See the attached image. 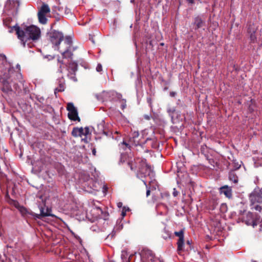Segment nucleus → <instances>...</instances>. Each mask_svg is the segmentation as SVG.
Masks as SVG:
<instances>
[{"mask_svg":"<svg viewBox=\"0 0 262 262\" xmlns=\"http://www.w3.org/2000/svg\"><path fill=\"white\" fill-rule=\"evenodd\" d=\"M18 11V8H14V4L13 3L12 5L10 3L7 4L4 8L3 15V21L4 26L7 28L9 33H12L14 31L15 33H41L40 29L36 26L33 25H28L23 23L21 27H19L17 24L12 25L11 23L13 21V17L16 15Z\"/></svg>","mask_w":262,"mask_h":262,"instance_id":"nucleus-1","label":"nucleus"},{"mask_svg":"<svg viewBox=\"0 0 262 262\" xmlns=\"http://www.w3.org/2000/svg\"><path fill=\"white\" fill-rule=\"evenodd\" d=\"M50 40L52 43L60 50L62 58L72 59L73 52L77 47H72V38L70 36H63V34H49Z\"/></svg>","mask_w":262,"mask_h":262,"instance_id":"nucleus-2","label":"nucleus"},{"mask_svg":"<svg viewBox=\"0 0 262 262\" xmlns=\"http://www.w3.org/2000/svg\"><path fill=\"white\" fill-rule=\"evenodd\" d=\"M18 39L20 41L21 44L24 47L27 45L30 46V45L34 41L38 40L40 37V34H16Z\"/></svg>","mask_w":262,"mask_h":262,"instance_id":"nucleus-3","label":"nucleus"},{"mask_svg":"<svg viewBox=\"0 0 262 262\" xmlns=\"http://www.w3.org/2000/svg\"><path fill=\"white\" fill-rule=\"evenodd\" d=\"M142 262H163L156 257L153 252L149 249H144L140 253Z\"/></svg>","mask_w":262,"mask_h":262,"instance_id":"nucleus-4","label":"nucleus"},{"mask_svg":"<svg viewBox=\"0 0 262 262\" xmlns=\"http://www.w3.org/2000/svg\"><path fill=\"white\" fill-rule=\"evenodd\" d=\"M243 222L245 223L248 226H252L254 227L257 225L259 219L257 214L252 212H248L246 214H244L241 218Z\"/></svg>","mask_w":262,"mask_h":262,"instance_id":"nucleus-5","label":"nucleus"},{"mask_svg":"<svg viewBox=\"0 0 262 262\" xmlns=\"http://www.w3.org/2000/svg\"><path fill=\"white\" fill-rule=\"evenodd\" d=\"M249 200L252 205L262 203V189H254L249 195Z\"/></svg>","mask_w":262,"mask_h":262,"instance_id":"nucleus-6","label":"nucleus"},{"mask_svg":"<svg viewBox=\"0 0 262 262\" xmlns=\"http://www.w3.org/2000/svg\"><path fill=\"white\" fill-rule=\"evenodd\" d=\"M67 110L69 111L68 118L72 121H78L79 122L80 119L78 116V112L76 108L72 102L67 104Z\"/></svg>","mask_w":262,"mask_h":262,"instance_id":"nucleus-7","label":"nucleus"},{"mask_svg":"<svg viewBox=\"0 0 262 262\" xmlns=\"http://www.w3.org/2000/svg\"><path fill=\"white\" fill-rule=\"evenodd\" d=\"M206 17L204 15H197L194 18L193 28L196 30L205 26Z\"/></svg>","mask_w":262,"mask_h":262,"instance_id":"nucleus-8","label":"nucleus"},{"mask_svg":"<svg viewBox=\"0 0 262 262\" xmlns=\"http://www.w3.org/2000/svg\"><path fill=\"white\" fill-rule=\"evenodd\" d=\"M40 214H35L34 216L37 219H40L43 217L45 216H53V215L50 213L51 211V209L48 207L46 209L42 206H39Z\"/></svg>","mask_w":262,"mask_h":262,"instance_id":"nucleus-9","label":"nucleus"},{"mask_svg":"<svg viewBox=\"0 0 262 262\" xmlns=\"http://www.w3.org/2000/svg\"><path fill=\"white\" fill-rule=\"evenodd\" d=\"M220 193L224 194L227 198L230 199L232 196L231 188L225 185L220 188Z\"/></svg>","mask_w":262,"mask_h":262,"instance_id":"nucleus-10","label":"nucleus"},{"mask_svg":"<svg viewBox=\"0 0 262 262\" xmlns=\"http://www.w3.org/2000/svg\"><path fill=\"white\" fill-rule=\"evenodd\" d=\"M2 83L3 86L1 89L2 91L4 93H8L12 91V88L10 83L8 79L3 78L2 79Z\"/></svg>","mask_w":262,"mask_h":262,"instance_id":"nucleus-11","label":"nucleus"},{"mask_svg":"<svg viewBox=\"0 0 262 262\" xmlns=\"http://www.w3.org/2000/svg\"><path fill=\"white\" fill-rule=\"evenodd\" d=\"M139 134L137 132H134L132 135V137L129 139V142L133 145L137 146L139 145V141L138 140Z\"/></svg>","mask_w":262,"mask_h":262,"instance_id":"nucleus-12","label":"nucleus"},{"mask_svg":"<svg viewBox=\"0 0 262 262\" xmlns=\"http://www.w3.org/2000/svg\"><path fill=\"white\" fill-rule=\"evenodd\" d=\"M71 134L74 137H81L82 136H84L83 128L82 127H74L73 128Z\"/></svg>","mask_w":262,"mask_h":262,"instance_id":"nucleus-13","label":"nucleus"},{"mask_svg":"<svg viewBox=\"0 0 262 262\" xmlns=\"http://www.w3.org/2000/svg\"><path fill=\"white\" fill-rule=\"evenodd\" d=\"M77 70V64L75 62H71L69 63L68 71L72 74H75V72Z\"/></svg>","mask_w":262,"mask_h":262,"instance_id":"nucleus-14","label":"nucleus"},{"mask_svg":"<svg viewBox=\"0 0 262 262\" xmlns=\"http://www.w3.org/2000/svg\"><path fill=\"white\" fill-rule=\"evenodd\" d=\"M235 170H231L229 173V179L230 181L235 184L237 183L238 181V177L235 173Z\"/></svg>","mask_w":262,"mask_h":262,"instance_id":"nucleus-15","label":"nucleus"},{"mask_svg":"<svg viewBox=\"0 0 262 262\" xmlns=\"http://www.w3.org/2000/svg\"><path fill=\"white\" fill-rule=\"evenodd\" d=\"M177 245L178 252L179 254H180V253L182 251H183L184 250V238L182 239L181 238L180 239H178V241L177 242Z\"/></svg>","mask_w":262,"mask_h":262,"instance_id":"nucleus-16","label":"nucleus"},{"mask_svg":"<svg viewBox=\"0 0 262 262\" xmlns=\"http://www.w3.org/2000/svg\"><path fill=\"white\" fill-rule=\"evenodd\" d=\"M50 12V9L47 4H43L40 9L38 11V13L46 15Z\"/></svg>","mask_w":262,"mask_h":262,"instance_id":"nucleus-17","label":"nucleus"},{"mask_svg":"<svg viewBox=\"0 0 262 262\" xmlns=\"http://www.w3.org/2000/svg\"><path fill=\"white\" fill-rule=\"evenodd\" d=\"M58 84L59 86L56 88L54 90V93L55 95H56L57 93L61 92L64 90V83L62 79L59 80Z\"/></svg>","mask_w":262,"mask_h":262,"instance_id":"nucleus-18","label":"nucleus"},{"mask_svg":"<svg viewBox=\"0 0 262 262\" xmlns=\"http://www.w3.org/2000/svg\"><path fill=\"white\" fill-rule=\"evenodd\" d=\"M247 33H256L257 29L254 24L250 23L247 24Z\"/></svg>","mask_w":262,"mask_h":262,"instance_id":"nucleus-19","label":"nucleus"},{"mask_svg":"<svg viewBox=\"0 0 262 262\" xmlns=\"http://www.w3.org/2000/svg\"><path fill=\"white\" fill-rule=\"evenodd\" d=\"M37 15H38V20L40 23H41L42 24H46L47 23V18L46 17L45 14L38 13Z\"/></svg>","mask_w":262,"mask_h":262,"instance_id":"nucleus-20","label":"nucleus"},{"mask_svg":"<svg viewBox=\"0 0 262 262\" xmlns=\"http://www.w3.org/2000/svg\"><path fill=\"white\" fill-rule=\"evenodd\" d=\"M121 258L123 262H129V258L128 257V254L127 251L123 250L121 252Z\"/></svg>","mask_w":262,"mask_h":262,"instance_id":"nucleus-21","label":"nucleus"},{"mask_svg":"<svg viewBox=\"0 0 262 262\" xmlns=\"http://www.w3.org/2000/svg\"><path fill=\"white\" fill-rule=\"evenodd\" d=\"M241 161H237L236 160H234L233 161V170H236L238 169L241 166Z\"/></svg>","mask_w":262,"mask_h":262,"instance_id":"nucleus-22","label":"nucleus"},{"mask_svg":"<svg viewBox=\"0 0 262 262\" xmlns=\"http://www.w3.org/2000/svg\"><path fill=\"white\" fill-rule=\"evenodd\" d=\"M209 163L212 166V167L210 168L211 169H213L215 167H218L219 164L217 162H215L213 159H208L207 158Z\"/></svg>","mask_w":262,"mask_h":262,"instance_id":"nucleus-23","label":"nucleus"},{"mask_svg":"<svg viewBox=\"0 0 262 262\" xmlns=\"http://www.w3.org/2000/svg\"><path fill=\"white\" fill-rule=\"evenodd\" d=\"M250 206L252 209H254L258 212H261L262 210V207L259 205H255V204L254 205H252L250 203Z\"/></svg>","mask_w":262,"mask_h":262,"instance_id":"nucleus-24","label":"nucleus"},{"mask_svg":"<svg viewBox=\"0 0 262 262\" xmlns=\"http://www.w3.org/2000/svg\"><path fill=\"white\" fill-rule=\"evenodd\" d=\"M174 235L178 237H179V239H180V238H182V239H184V231L183 230H181L180 231L177 232V231H176L174 232Z\"/></svg>","mask_w":262,"mask_h":262,"instance_id":"nucleus-25","label":"nucleus"},{"mask_svg":"<svg viewBox=\"0 0 262 262\" xmlns=\"http://www.w3.org/2000/svg\"><path fill=\"white\" fill-rule=\"evenodd\" d=\"M127 164L129 166L131 170L135 171L136 170V166L135 165L133 161H128Z\"/></svg>","mask_w":262,"mask_h":262,"instance_id":"nucleus-26","label":"nucleus"},{"mask_svg":"<svg viewBox=\"0 0 262 262\" xmlns=\"http://www.w3.org/2000/svg\"><path fill=\"white\" fill-rule=\"evenodd\" d=\"M120 102L121 103V108H122V110H124L126 107V100L124 99H121L120 100Z\"/></svg>","mask_w":262,"mask_h":262,"instance_id":"nucleus-27","label":"nucleus"},{"mask_svg":"<svg viewBox=\"0 0 262 262\" xmlns=\"http://www.w3.org/2000/svg\"><path fill=\"white\" fill-rule=\"evenodd\" d=\"M141 162L144 164L145 165V166L146 167L147 169H149V170H150L151 169V166L150 165L147 164L146 163V160L145 159H142L141 160Z\"/></svg>","mask_w":262,"mask_h":262,"instance_id":"nucleus-28","label":"nucleus"},{"mask_svg":"<svg viewBox=\"0 0 262 262\" xmlns=\"http://www.w3.org/2000/svg\"><path fill=\"white\" fill-rule=\"evenodd\" d=\"M90 133L89 128L88 127H85L83 129V134L84 136H86Z\"/></svg>","mask_w":262,"mask_h":262,"instance_id":"nucleus-29","label":"nucleus"},{"mask_svg":"<svg viewBox=\"0 0 262 262\" xmlns=\"http://www.w3.org/2000/svg\"><path fill=\"white\" fill-rule=\"evenodd\" d=\"M96 70L98 72H100L102 71V67L101 64H100V63L98 64V65L96 67Z\"/></svg>","mask_w":262,"mask_h":262,"instance_id":"nucleus-30","label":"nucleus"},{"mask_svg":"<svg viewBox=\"0 0 262 262\" xmlns=\"http://www.w3.org/2000/svg\"><path fill=\"white\" fill-rule=\"evenodd\" d=\"M122 145H124L125 146V147H123L124 148V149H125L126 148H129L130 147V145L128 143H127L125 141H123V142L122 143Z\"/></svg>","mask_w":262,"mask_h":262,"instance_id":"nucleus-31","label":"nucleus"},{"mask_svg":"<svg viewBox=\"0 0 262 262\" xmlns=\"http://www.w3.org/2000/svg\"><path fill=\"white\" fill-rule=\"evenodd\" d=\"M94 37H95V35L94 34H90V40H91V41L93 43H95V40H94Z\"/></svg>","mask_w":262,"mask_h":262,"instance_id":"nucleus-32","label":"nucleus"},{"mask_svg":"<svg viewBox=\"0 0 262 262\" xmlns=\"http://www.w3.org/2000/svg\"><path fill=\"white\" fill-rule=\"evenodd\" d=\"M178 191L176 190V188H174L173 189V193H172V194L173 195L176 197L178 195Z\"/></svg>","mask_w":262,"mask_h":262,"instance_id":"nucleus-33","label":"nucleus"},{"mask_svg":"<svg viewBox=\"0 0 262 262\" xmlns=\"http://www.w3.org/2000/svg\"><path fill=\"white\" fill-rule=\"evenodd\" d=\"M103 133L105 134L107 136L112 137V133L111 132H106L105 131H103Z\"/></svg>","mask_w":262,"mask_h":262,"instance_id":"nucleus-34","label":"nucleus"},{"mask_svg":"<svg viewBox=\"0 0 262 262\" xmlns=\"http://www.w3.org/2000/svg\"><path fill=\"white\" fill-rule=\"evenodd\" d=\"M65 14L67 15H69V14H71V11L70 10L67 8L65 9Z\"/></svg>","mask_w":262,"mask_h":262,"instance_id":"nucleus-35","label":"nucleus"},{"mask_svg":"<svg viewBox=\"0 0 262 262\" xmlns=\"http://www.w3.org/2000/svg\"><path fill=\"white\" fill-rule=\"evenodd\" d=\"M175 111V110L173 109V108H170V109H169L168 110V112L169 113V114H173L174 113V112Z\"/></svg>","mask_w":262,"mask_h":262,"instance_id":"nucleus-36","label":"nucleus"},{"mask_svg":"<svg viewBox=\"0 0 262 262\" xmlns=\"http://www.w3.org/2000/svg\"><path fill=\"white\" fill-rule=\"evenodd\" d=\"M169 95L171 97H174L176 95V93L174 92H170Z\"/></svg>","mask_w":262,"mask_h":262,"instance_id":"nucleus-37","label":"nucleus"},{"mask_svg":"<svg viewBox=\"0 0 262 262\" xmlns=\"http://www.w3.org/2000/svg\"><path fill=\"white\" fill-rule=\"evenodd\" d=\"M150 194V190L149 188H148L146 190V196L148 197Z\"/></svg>","mask_w":262,"mask_h":262,"instance_id":"nucleus-38","label":"nucleus"},{"mask_svg":"<svg viewBox=\"0 0 262 262\" xmlns=\"http://www.w3.org/2000/svg\"><path fill=\"white\" fill-rule=\"evenodd\" d=\"M187 2L190 4H193L194 3V0H186Z\"/></svg>","mask_w":262,"mask_h":262,"instance_id":"nucleus-39","label":"nucleus"},{"mask_svg":"<svg viewBox=\"0 0 262 262\" xmlns=\"http://www.w3.org/2000/svg\"><path fill=\"white\" fill-rule=\"evenodd\" d=\"M111 0H102L103 3H104L105 4H108L110 3Z\"/></svg>","mask_w":262,"mask_h":262,"instance_id":"nucleus-40","label":"nucleus"},{"mask_svg":"<svg viewBox=\"0 0 262 262\" xmlns=\"http://www.w3.org/2000/svg\"><path fill=\"white\" fill-rule=\"evenodd\" d=\"M92 154L94 156L96 155V150L95 148L92 149Z\"/></svg>","mask_w":262,"mask_h":262,"instance_id":"nucleus-41","label":"nucleus"},{"mask_svg":"<svg viewBox=\"0 0 262 262\" xmlns=\"http://www.w3.org/2000/svg\"><path fill=\"white\" fill-rule=\"evenodd\" d=\"M122 95H121V94H117V98H118V99H120V100H121V99H122Z\"/></svg>","mask_w":262,"mask_h":262,"instance_id":"nucleus-42","label":"nucleus"},{"mask_svg":"<svg viewBox=\"0 0 262 262\" xmlns=\"http://www.w3.org/2000/svg\"><path fill=\"white\" fill-rule=\"evenodd\" d=\"M121 215L122 216H124L126 215V211H124V209L122 211Z\"/></svg>","mask_w":262,"mask_h":262,"instance_id":"nucleus-43","label":"nucleus"},{"mask_svg":"<svg viewBox=\"0 0 262 262\" xmlns=\"http://www.w3.org/2000/svg\"><path fill=\"white\" fill-rule=\"evenodd\" d=\"M58 61L61 63L62 64H66V63L63 60H60L59 58L58 59Z\"/></svg>","mask_w":262,"mask_h":262,"instance_id":"nucleus-44","label":"nucleus"},{"mask_svg":"<svg viewBox=\"0 0 262 262\" xmlns=\"http://www.w3.org/2000/svg\"><path fill=\"white\" fill-rule=\"evenodd\" d=\"M96 209H97V210H99L101 212V214H103V211L101 210V209H100V208H99V207H97V208H96Z\"/></svg>","mask_w":262,"mask_h":262,"instance_id":"nucleus-45","label":"nucleus"},{"mask_svg":"<svg viewBox=\"0 0 262 262\" xmlns=\"http://www.w3.org/2000/svg\"><path fill=\"white\" fill-rule=\"evenodd\" d=\"M186 244L190 246V242L189 241H187L186 242Z\"/></svg>","mask_w":262,"mask_h":262,"instance_id":"nucleus-46","label":"nucleus"},{"mask_svg":"<svg viewBox=\"0 0 262 262\" xmlns=\"http://www.w3.org/2000/svg\"><path fill=\"white\" fill-rule=\"evenodd\" d=\"M124 156V155H121V160H120V161H122V158H123V157Z\"/></svg>","mask_w":262,"mask_h":262,"instance_id":"nucleus-47","label":"nucleus"},{"mask_svg":"<svg viewBox=\"0 0 262 262\" xmlns=\"http://www.w3.org/2000/svg\"><path fill=\"white\" fill-rule=\"evenodd\" d=\"M254 34H251V38H252L254 37Z\"/></svg>","mask_w":262,"mask_h":262,"instance_id":"nucleus-48","label":"nucleus"},{"mask_svg":"<svg viewBox=\"0 0 262 262\" xmlns=\"http://www.w3.org/2000/svg\"><path fill=\"white\" fill-rule=\"evenodd\" d=\"M1 58L3 57V58H6V57H5V56H4H4H3L2 55H1Z\"/></svg>","mask_w":262,"mask_h":262,"instance_id":"nucleus-49","label":"nucleus"},{"mask_svg":"<svg viewBox=\"0 0 262 262\" xmlns=\"http://www.w3.org/2000/svg\"><path fill=\"white\" fill-rule=\"evenodd\" d=\"M145 118L147 119H149V117L148 116H146Z\"/></svg>","mask_w":262,"mask_h":262,"instance_id":"nucleus-50","label":"nucleus"},{"mask_svg":"<svg viewBox=\"0 0 262 262\" xmlns=\"http://www.w3.org/2000/svg\"><path fill=\"white\" fill-rule=\"evenodd\" d=\"M108 213H105V217L106 216H108Z\"/></svg>","mask_w":262,"mask_h":262,"instance_id":"nucleus-51","label":"nucleus"},{"mask_svg":"<svg viewBox=\"0 0 262 262\" xmlns=\"http://www.w3.org/2000/svg\"><path fill=\"white\" fill-rule=\"evenodd\" d=\"M119 205H122L121 203H118V207H119Z\"/></svg>","mask_w":262,"mask_h":262,"instance_id":"nucleus-52","label":"nucleus"},{"mask_svg":"<svg viewBox=\"0 0 262 262\" xmlns=\"http://www.w3.org/2000/svg\"><path fill=\"white\" fill-rule=\"evenodd\" d=\"M103 189L105 190H106V188L105 187V186H104Z\"/></svg>","mask_w":262,"mask_h":262,"instance_id":"nucleus-53","label":"nucleus"},{"mask_svg":"<svg viewBox=\"0 0 262 262\" xmlns=\"http://www.w3.org/2000/svg\"><path fill=\"white\" fill-rule=\"evenodd\" d=\"M160 45H161V46H163V45H164V43H160Z\"/></svg>","mask_w":262,"mask_h":262,"instance_id":"nucleus-54","label":"nucleus"},{"mask_svg":"<svg viewBox=\"0 0 262 262\" xmlns=\"http://www.w3.org/2000/svg\"><path fill=\"white\" fill-rule=\"evenodd\" d=\"M55 33H59L60 32L59 31L56 32Z\"/></svg>","mask_w":262,"mask_h":262,"instance_id":"nucleus-55","label":"nucleus"}]
</instances>
